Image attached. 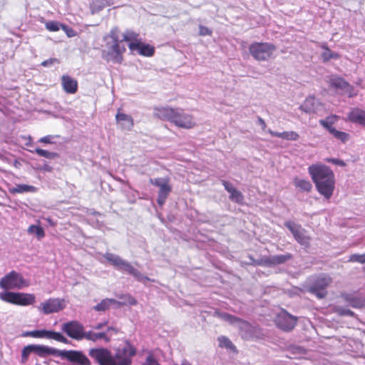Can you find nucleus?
<instances>
[{"label":"nucleus","instance_id":"c03bdc74","mask_svg":"<svg viewBox=\"0 0 365 365\" xmlns=\"http://www.w3.org/2000/svg\"><path fill=\"white\" fill-rule=\"evenodd\" d=\"M26 336L34 337V338H43V329L42 330H34L28 331Z\"/></svg>","mask_w":365,"mask_h":365},{"label":"nucleus","instance_id":"864d4df0","mask_svg":"<svg viewBox=\"0 0 365 365\" xmlns=\"http://www.w3.org/2000/svg\"><path fill=\"white\" fill-rule=\"evenodd\" d=\"M106 333L111 337L112 334H116L118 332V329L114 327H108Z\"/></svg>","mask_w":365,"mask_h":365},{"label":"nucleus","instance_id":"58836bf2","mask_svg":"<svg viewBox=\"0 0 365 365\" xmlns=\"http://www.w3.org/2000/svg\"><path fill=\"white\" fill-rule=\"evenodd\" d=\"M32 352H34L33 344L25 346L21 352V362L25 363L27 361L29 354Z\"/></svg>","mask_w":365,"mask_h":365},{"label":"nucleus","instance_id":"ea45409f","mask_svg":"<svg viewBox=\"0 0 365 365\" xmlns=\"http://www.w3.org/2000/svg\"><path fill=\"white\" fill-rule=\"evenodd\" d=\"M107 38H111V40H112L111 43H120L119 36H118V29L117 28L112 29L110 30V31L109 32V34H108V36L105 37V39H106Z\"/></svg>","mask_w":365,"mask_h":365},{"label":"nucleus","instance_id":"c9c22d12","mask_svg":"<svg viewBox=\"0 0 365 365\" xmlns=\"http://www.w3.org/2000/svg\"><path fill=\"white\" fill-rule=\"evenodd\" d=\"M30 152H34L38 154L39 156L44 157L47 159H54L58 157V153L55 152H50L41 148H36L34 151L30 150Z\"/></svg>","mask_w":365,"mask_h":365},{"label":"nucleus","instance_id":"680f3d73","mask_svg":"<svg viewBox=\"0 0 365 365\" xmlns=\"http://www.w3.org/2000/svg\"><path fill=\"white\" fill-rule=\"evenodd\" d=\"M36 365H41V364H37Z\"/></svg>","mask_w":365,"mask_h":365},{"label":"nucleus","instance_id":"39448f33","mask_svg":"<svg viewBox=\"0 0 365 365\" xmlns=\"http://www.w3.org/2000/svg\"><path fill=\"white\" fill-rule=\"evenodd\" d=\"M0 299L4 302L19 306L31 305L36 302L35 295L33 294L8 291L1 292Z\"/></svg>","mask_w":365,"mask_h":365},{"label":"nucleus","instance_id":"f03ea898","mask_svg":"<svg viewBox=\"0 0 365 365\" xmlns=\"http://www.w3.org/2000/svg\"><path fill=\"white\" fill-rule=\"evenodd\" d=\"M308 172L315 184L317 191L327 200L331 198L335 188V177L333 171L321 163L313 164Z\"/></svg>","mask_w":365,"mask_h":365},{"label":"nucleus","instance_id":"8fccbe9b","mask_svg":"<svg viewBox=\"0 0 365 365\" xmlns=\"http://www.w3.org/2000/svg\"><path fill=\"white\" fill-rule=\"evenodd\" d=\"M58 61L56 58H50L48 60H46L41 63V66L44 67L51 66V65L54 63H58Z\"/></svg>","mask_w":365,"mask_h":365},{"label":"nucleus","instance_id":"09e8293b","mask_svg":"<svg viewBox=\"0 0 365 365\" xmlns=\"http://www.w3.org/2000/svg\"><path fill=\"white\" fill-rule=\"evenodd\" d=\"M54 138H55V136L51 135H46L44 137L41 138L38 140V142L43 143H46V144H51L53 143V140L54 139Z\"/></svg>","mask_w":365,"mask_h":365},{"label":"nucleus","instance_id":"a211bd4d","mask_svg":"<svg viewBox=\"0 0 365 365\" xmlns=\"http://www.w3.org/2000/svg\"><path fill=\"white\" fill-rule=\"evenodd\" d=\"M299 108L307 113H317L322 110L323 105L316 98L313 96H309L300 106Z\"/></svg>","mask_w":365,"mask_h":365},{"label":"nucleus","instance_id":"a18cd8bd","mask_svg":"<svg viewBox=\"0 0 365 365\" xmlns=\"http://www.w3.org/2000/svg\"><path fill=\"white\" fill-rule=\"evenodd\" d=\"M143 365H160L158 361L155 359L154 356L150 354L145 359V361L143 364Z\"/></svg>","mask_w":365,"mask_h":365},{"label":"nucleus","instance_id":"7ed1b4c3","mask_svg":"<svg viewBox=\"0 0 365 365\" xmlns=\"http://www.w3.org/2000/svg\"><path fill=\"white\" fill-rule=\"evenodd\" d=\"M154 115L163 120L169 121L175 126L184 129H191L196 125L193 116L180 108L157 107L154 109Z\"/></svg>","mask_w":365,"mask_h":365},{"label":"nucleus","instance_id":"a19ab883","mask_svg":"<svg viewBox=\"0 0 365 365\" xmlns=\"http://www.w3.org/2000/svg\"><path fill=\"white\" fill-rule=\"evenodd\" d=\"M299 138V134L295 131H284L283 132L282 139L287 140H297Z\"/></svg>","mask_w":365,"mask_h":365},{"label":"nucleus","instance_id":"13d9d810","mask_svg":"<svg viewBox=\"0 0 365 365\" xmlns=\"http://www.w3.org/2000/svg\"><path fill=\"white\" fill-rule=\"evenodd\" d=\"M107 324V322L103 323H98L96 326L93 327L94 329H103L106 325Z\"/></svg>","mask_w":365,"mask_h":365},{"label":"nucleus","instance_id":"f704fd0d","mask_svg":"<svg viewBox=\"0 0 365 365\" xmlns=\"http://www.w3.org/2000/svg\"><path fill=\"white\" fill-rule=\"evenodd\" d=\"M329 133L331 134L336 139L340 140L342 143H346L349 139V135L345 132L339 131L335 128L329 130Z\"/></svg>","mask_w":365,"mask_h":365},{"label":"nucleus","instance_id":"79ce46f5","mask_svg":"<svg viewBox=\"0 0 365 365\" xmlns=\"http://www.w3.org/2000/svg\"><path fill=\"white\" fill-rule=\"evenodd\" d=\"M349 262H359L360 264L365 263V254L359 255V254H354L350 255Z\"/></svg>","mask_w":365,"mask_h":365},{"label":"nucleus","instance_id":"bb28decb","mask_svg":"<svg viewBox=\"0 0 365 365\" xmlns=\"http://www.w3.org/2000/svg\"><path fill=\"white\" fill-rule=\"evenodd\" d=\"M292 257V256L289 253L270 256L269 258L267 259V263L269 265H278L283 264L287 261L291 259Z\"/></svg>","mask_w":365,"mask_h":365},{"label":"nucleus","instance_id":"a878e982","mask_svg":"<svg viewBox=\"0 0 365 365\" xmlns=\"http://www.w3.org/2000/svg\"><path fill=\"white\" fill-rule=\"evenodd\" d=\"M84 339L92 341H97L100 339H103L106 342H109L110 341V336L108 335L107 333L102 332H94L93 331H85Z\"/></svg>","mask_w":365,"mask_h":365},{"label":"nucleus","instance_id":"6e6d98bb","mask_svg":"<svg viewBox=\"0 0 365 365\" xmlns=\"http://www.w3.org/2000/svg\"><path fill=\"white\" fill-rule=\"evenodd\" d=\"M257 123L262 127V129L263 130H265L267 125L265 123V121L261 117L257 118Z\"/></svg>","mask_w":365,"mask_h":365},{"label":"nucleus","instance_id":"2f4dec72","mask_svg":"<svg viewBox=\"0 0 365 365\" xmlns=\"http://www.w3.org/2000/svg\"><path fill=\"white\" fill-rule=\"evenodd\" d=\"M294 184L302 191L309 192L312 188V183L309 180L304 179L296 178L294 180Z\"/></svg>","mask_w":365,"mask_h":365},{"label":"nucleus","instance_id":"c756f323","mask_svg":"<svg viewBox=\"0 0 365 365\" xmlns=\"http://www.w3.org/2000/svg\"><path fill=\"white\" fill-rule=\"evenodd\" d=\"M122 41L129 42V43H139L141 40L139 34L131 30H126L123 34Z\"/></svg>","mask_w":365,"mask_h":365},{"label":"nucleus","instance_id":"72a5a7b5","mask_svg":"<svg viewBox=\"0 0 365 365\" xmlns=\"http://www.w3.org/2000/svg\"><path fill=\"white\" fill-rule=\"evenodd\" d=\"M27 232L30 235H35L38 240H41L45 237L43 229L38 225H31L28 227Z\"/></svg>","mask_w":365,"mask_h":365},{"label":"nucleus","instance_id":"bf43d9fd","mask_svg":"<svg viewBox=\"0 0 365 365\" xmlns=\"http://www.w3.org/2000/svg\"><path fill=\"white\" fill-rule=\"evenodd\" d=\"M341 314H344V315H348V316H352L353 315V312H351V310L349 309H343L341 312Z\"/></svg>","mask_w":365,"mask_h":365},{"label":"nucleus","instance_id":"4468645a","mask_svg":"<svg viewBox=\"0 0 365 365\" xmlns=\"http://www.w3.org/2000/svg\"><path fill=\"white\" fill-rule=\"evenodd\" d=\"M66 307L65 301L59 298H50L41 302L38 309L44 314L58 312Z\"/></svg>","mask_w":365,"mask_h":365},{"label":"nucleus","instance_id":"412c9836","mask_svg":"<svg viewBox=\"0 0 365 365\" xmlns=\"http://www.w3.org/2000/svg\"><path fill=\"white\" fill-rule=\"evenodd\" d=\"M34 353L40 357H46L48 356H59L61 350L49 347L44 345L33 344Z\"/></svg>","mask_w":365,"mask_h":365},{"label":"nucleus","instance_id":"37998d69","mask_svg":"<svg viewBox=\"0 0 365 365\" xmlns=\"http://www.w3.org/2000/svg\"><path fill=\"white\" fill-rule=\"evenodd\" d=\"M51 339L56 340L59 342L68 344V340L60 332L53 331Z\"/></svg>","mask_w":365,"mask_h":365},{"label":"nucleus","instance_id":"5701e85b","mask_svg":"<svg viewBox=\"0 0 365 365\" xmlns=\"http://www.w3.org/2000/svg\"><path fill=\"white\" fill-rule=\"evenodd\" d=\"M61 85L63 91L67 93L74 94L77 92V81L68 75H63L61 77Z\"/></svg>","mask_w":365,"mask_h":365},{"label":"nucleus","instance_id":"2eb2a0df","mask_svg":"<svg viewBox=\"0 0 365 365\" xmlns=\"http://www.w3.org/2000/svg\"><path fill=\"white\" fill-rule=\"evenodd\" d=\"M59 356L67 359L72 365H91L88 358L80 351L61 350Z\"/></svg>","mask_w":365,"mask_h":365},{"label":"nucleus","instance_id":"603ef678","mask_svg":"<svg viewBox=\"0 0 365 365\" xmlns=\"http://www.w3.org/2000/svg\"><path fill=\"white\" fill-rule=\"evenodd\" d=\"M62 29L66 33L68 37H72L75 35L74 31L65 24H63Z\"/></svg>","mask_w":365,"mask_h":365},{"label":"nucleus","instance_id":"423d86ee","mask_svg":"<svg viewBox=\"0 0 365 365\" xmlns=\"http://www.w3.org/2000/svg\"><path fill=\"white\" fill-rule=\"evenodd\" d=\"M29 285V282L23 276L16 271L9 272L0 280V288L4 290L21 289Z\"/></svg>","mask_w":365,"mask_h":365},{"label":"nucleus","instance_id":"f3484780","mask_svg":"<svg viewBox=\"0 0 365 365\" xmlns=\"http://www.w3.org/2000/svg\"><path fill=\"white\" fill-rule=\"evenodd\" d=\"M297 318L285 311L277 314L275 322L277 326L284 331H291L296 326Z\"/></svg>","mask_w":365,"mask_h":365},{"label":"nucleus","instance_id":"4be33fe9","mask_svg":"<svg viewBox=\"0 0 365 365\" xmlns=\"http://www.w3.org/2000/svg\"><path fill=\"white\" fill-rule=\"evenodd\" d=\"M115 120L122 130H130L134 125L133 119L130 115L119 111L115 115Z\"/></svg>","mask_w":365,"mask_h":365},{"label":"nucleus","instance_id":"f257e3e1","mask_svg":"<svg viewBox=\"0 0 365 365\" xmlns=\"http://www.w3.org/2000/svg\"><path fill=\"white\" fill-rule=\"evenodd\" d=\"M136 350L130 343L115 349V354L106 348H93L89 350V356L99 365H131L132 358Z\"/></svg>","mask_w":365,"mask_h":365},{"label":"nucleus","instance_id":"6ab92c4d","mask_svg":"<svg viewBox=\"0 0 365 365\" xmlns=\"http://www.w3.org/2000/svg\"><path fill=\"white\" fill-rule=\"evenodd\" d=\"M128 48L131 52L138 51L140 55L148 57L153 56L155 53L153 46L149 44H144L141 41L139 43H128Z\"/></svg>","mask_w":365,"mask_h":365},{"label":"nucleus","instance_id":"4d7b16f0","mask_svg":"<svg viewBox=\"0 0 365 365\" xmlns=\"http://www.w3.org/2000/svg\"><path fill=\"white\" fill-rule=\"evenodd\" d=\"M53 331L43 329V338L51 339Z\"/></svg>","mask_w":365,"mask_h":365},{"label":"nucleus","instance_id":"6e6552de","mask_svg":"<svg viewBox=\"0 0 365 365\" xmlns=\"http://www.w3.org/2000/svg\"><path fill=\"white\" fill-rule=\"evenodd\" d=\"M217 316L222 320L239 329L243 338H249L252 334V327L250 323L243 321L226 312H217Z\"/></svg>","mask_w":365,"mask_h":365},{"label":"nucleus","instance_id":"473e14b6","mask_svg":"<svg viewBox=\"0 0 365 365\" xmlns=\"http://www.w3.org/2000/svg\"><path fill=\"white\" fill-rule=\"evenodd\" d=\"M110 4L111 3L108 0H93L91 4V11L93 14L98 12Z\"/></svg>","mask_w":365,"mask_h":365},{"label":"nucleus","instance_id":"052dcab7","mask_svg":"<svg viewBox=\"0 0 365 365\" xmlns=\"http://www.w3.org/2000/svg\"><path fill=\"white\" fill-rule=\"evenodd\" d=\"M46 220L48 222V223L51 226H55L56 223L53 222V220L51 218H46Z\"/></svg>","mask_w":365,"mask_h":365},{"label":"nucleus","instance_id":"393cba45","mask_svg":"<svg viewBox=\"0 0 365 365\" xmlns=\"http://www.w3.org/2000/svg\"><path fill=\"white\" fill-rule=\"evenodd\" d=\"M349 120L355 123L365 125V111L359 108H353L348 115Z\"/></svg>","mask_w":365,"mask_h":365},{"label":"nucleus","instance_id":"20e7f679","mask_svg":"<svg viewBox=\"0 0 365 365\" xmlns=\"http://www.w3.org/2000/svg\"><path fill=\"white\" fill-rule=\"evenodd\" d=\"M103 256L116 269L131 274L137 281L145 283L150 280V278L135 269L129 262L123 259L120 256L110 252H106Z\"/></svg>","mask_w":365,"mask_h":365},{"label":"nucleus","instance_id":"b1692460","mask_svg":"<svg viewBox=\"0 0 365 365\" xmlns=\"http://www.w3.org/2000/svg\"><path fill=\"white\" fill-rule=\"evenodd\" d=\"M331 87L339 90L343 93H349L351 91V86L349 83L339 77H335L330 80Z\"/></svg>","mask_w":365,"mask_h":365},{"label":"nucleus","instance_id":"de8ad7c7","mask_svg":"<svg viewBox=\"0 0 365 365\" xmlns=\"http://www.w3.org/2000/svg\"><path fill=\"white\" fill-rule=\"evenodd\" d=\"M324 160L327 163H331L334 165H339L341 167H344L346 165L344 161L336 158H327Z\"/></svg>","mask_w":365,"mask_h":365},{"label":"nucleus","instance_id":"9b49d317","mask_svg":"<svg viewBox=\"0 0 365 365\" xmlns=\"http://www.w3.org/2000/svg\"><path fill=\"white\" fill-rule=\"evenodd\" d=\"M150 182L153 185L159 187L157 201L160 205H163L172 190L169 184V179L168 178H150Z\"/></svg>","mask_w":365,"mask_h":365},{"label":"nucleus","instance_id":"5fc2aeb1","mask_svg":"<svg viewBox=\"0 0 365 365\" xmlns=\"http://www.w3.org/2000/svg\"><path fill=\"white\" fill-rule=\"evenodd\" d=\"M272 136H274V137H277V138H283V132L282 133H279V132H276V131H273L272 130H268L267 131Z\"/></svg>","mask_w":365,"mask_h":365},{"label":"nucleus","instance_id":"4c0bfd02","mask_svg":"<svg viewBox=\"0 0 365 365\" xmlns=\"http://www.w3.org/2000/svg\"><path fill=\"white\" fill-rule=\"evenodd\" d=\"M46 28L50 31H57L61 28L62 29V24H60L55 21H50L46 23Z\"/></svg>","mask_w":365,"mask_h":365},{"label":"nucleus","instance_id":"c85d7f7f","mask_svg":"<svg viewBox=\"0 0 365 365\" xmlns=\"http://www.w3.org/2000/svg\"><path fill=\"white\" fill-rule=\"evenodd\" d=\"M320 47L324 49L321 56L324 62L329 61L330 59H337L339 58V55L337 53L331 51L327 46V43L324 42L320 44Z\"/></svg>","mask_w":365,"mask_h":365},{"label":"nucleus","instance_id":"1a4fd4ad","mask_svg":"<svg viewBox=\"0 0 365 365\" xmlns=\"http://www.w3.org/2000/svg\"><path fill=\"white\" fill-rule=\"evenodd\" d=\"M125 51L124 46H120V43H106V48L102 51V58L107 62H112L113 63H121L123 57V53Z\"/></svg>","mask_w":365,"mask_h":365},{"label":"nucleus","instance_id":"7c9ffc66","mask_svg":"<svg viewBox=\"0 0 365 365\" xmlns=\"http://www.w3.org/2000/svg\"><path fill=\"white\" fill-rule=\"evenodd\" d=\"M339 120V116L336 115H331L327 117L325 119L319 120V124L323 126L328 131L331 129L334 128L332 125L337 122Z\"/></svg>","mask_w":365,"mask_h":365},{"label":"nucleus","instance_id":"0eeeda50","mask_svg":"<svg viewBox=\"0 0 365 365\" xmlns=\"http://www.w3.org/2000/svg\"><path fill=\"white\" fill-rule=\"evenodd\" d=\"M276 47L269 43H253L249 47L252 57L257 61H267L271 58Z\"/></svg>","mask_w":365,"mask_h":365},{"label":"nucleus","instance_id":"e433bc0d","mask_svg":"<svg viewBox=\"0 0 365 365\" xmlns=\"http://www.w3.org/2000/svg\"><path fill=\"white\" fill-rule=\"evenodd\" d=\"M219 346L226 349H233L235 346L232 342L226 336H221L218 338Z\"/></svg>","mask_w":365,"mask_h":365},{"label":"nucleus","instance_id":"aec40b11","mask_svg":"<svg viewBox=\"0 0 365 365\" xmlns=\"http://www.w3.org/2000/svg\"><path fill=\"white\" fill-rule=\"evenodd\" d=\"M225 189L230 193V200L238 204H242L244 202V196L242 193L237 190L232 184L225 180L222 181Z\"/></svg>","mask_w":365,"mask_h":365},{"label":"nucleus","instance_id":"ddd939ff","mask_svg":"<svg viewBox=\"0 0 365 365\" xmlns=\"http://www.w3.org/2000/svg\"><path fill=\"white\" fill-rule=\"evenodd\" d=\"M331 282V279L327 275L318 277L314 283L309 287V292L316 295L319 299H323L326 297L327 292V287Z\"/></svg>","mask_w":365,"mask_h":365},{"label":"nucleus","instance_id":"cd10ccee","mask_svg":"<svg viewBox=\"0 0 365 365\" xmlns=\"http://www.w3.org/2000/svg\"><path fill=\"white\" fill-rule=\"evenodd\" d=\"M37 190H38L37 187H36L33 185H25V184H19L14 187L9 188V192L11 194L25 193V192L34 193V192H37Z\"/></svg>","mask_w":365,"mask_h":365},{"label":"nucleus","instance_id":"9d476101","mask_svg":"<svg viewBox=\"0 0 365 365\" xmlns=\"http://www.w3.org/2000/svg\"><path fill=\"white\" fill-rule=\"evenodd\" d=\"M120 299H123V302L117 301L114 299H104L100 303L93 307V309L98 312H104L107 310L111 304H115L118 307H121L125 304L136 305L137 300L128 294L120 295L118 297Z\"/></svg>","mask_w":365,"mask_h":365},{"label":"nucleus","instance_id":"3c124183","mask_svg":"<svg viewBox=\"0 0 365 365\" xmlns=\"http://www.w3.org/2000/svg\"><path fill=\"white\" fill-rule=\"evenodd\" d=\"M349 304L351 307H355V308H358V307H361L364 306V303L361 301H360L359 299H353L350 300Z\"/></svg>","mask_w":365,"mask_h":365},{"label":"nucleus","instance_id":"f8f14e48","mask_svg":"<svg viewBox=\"0 0 365 365\" xmlns=\"http://www.w3.org/2000/svg\"><path fill=\"white\" fill-rule=\"evenodd\" d=\"M61 330L70 338L80 341L84 339L83 325L78 321H70L61 326Z\"/></svg>","mask_w":365,"mask_h":365},{"label":"nucleus","instance_id":"dca6fc26","mask_svg":"<svg viewBox=\"0 0 365 365\" xmlns=\"http://www.w3.org/2000/svg\"><path fill=\"white\" fill-rule=\"evenodd\" d=\"M286 227L292 232L295 240L302 246L308 247L309 237L307 235L306 231L301 225L292 221H287L284 223Z\"/></svg>","mask_w":365,"mask_h":365},{"label":"nucleus","instance_id":"49530a36","mask_svg":"<svg viewBox=\"0 0 365 365\" xmlns=\"http://www.w3.org/2000/svg\"><path fill=\"white\" fill-rule=\"evenodd\" d=\"M199 34L200 36H210L212 34V31L207 26H204L202 25L199 26Z\"/></svg>","mask_w":365,"mask_h":365}]
</instances>
